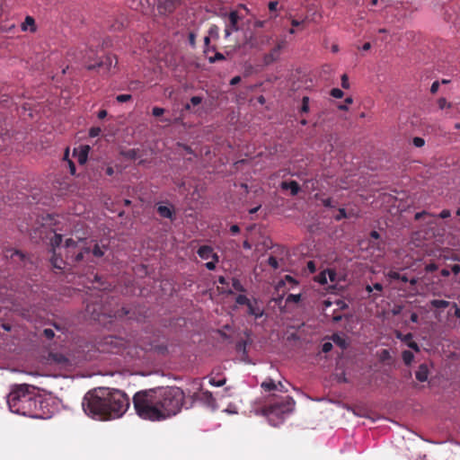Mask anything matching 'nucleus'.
<instances>
[{"mask_svg":"<svg viewBox=\"0 0 460 460\" xmlns=\"http://www.w3.org/2000/svg\"><path fill=\"white\" fill-rule=\"evenodd\" d=\"M232 286L235 291L245 292V288L238 279H232Z\"/></svg>","mask_w":460,"mask_h":460,"instance_id":"31","label":"nucleus"},{"mask_svg":"<svg viewBox=\"0 0 460 460\" xmlns=\"http://www.w3.org/2000/svg\"><path fill=\"white\" fill-rule=\"evenodd\" d=\"M210 39L211 38L208 35L204 38V44H205V47H206V49L204 50V52H207L208 50H213V51L216 50V47L215 46L209 47Z\"/></svg>","mask_w":460,"mask_h":460,"instance_id":"46","label":"nucleus"},{"mask_svg":"<svg viewBox=\"0 0 460 460\" xmlns=\"http://www.w3.org/2000/svg\"><path fill=\"white\" fill-rule=\"evenodd\" d=\"M378 357H379V360L381 362H387V361L391 360V358H392L390 351L388 349H382L378 353Z\"/></svg>","mask_w":460,"mask_h":460,"instance_id":"30","label":"nucleus"},{"mask_svg":"<svg viewBox=\"0 0 460 460\" xmlns=\"http://www.w3.org/2000/svg\"><path fill=\"white\" fill-rule=\"evenodd\" d=\"M198 255L202 260H208L209 258L214 259L216 261H219L218 255L214 252L213 248L209 245H202L197 251Z\"/></svg>","mask_w":460,"mask_h":460,"instance_id":"14","label":"nucleus"},{"mask_svg":"<svg viewBox=\"0 0 460 460\" xmlns=\"http://www.w3.org/2000/svg\"><path fill=\"white\" fill-rule=\"evenodd\" d=\"M341 86L344 89H349V77H348V75L346 74H343L341 75Z\"/></svg>","mask_w":460,"mask_h":460,"instance_id":"51","label":"nucleus"},{"mask_svg":"<svg viewBox=\"0 0 460 460\" xmlns=\"http://www.w3.org/2000/svg\"><path fill=\"white\" fill-rule=\"evenodd\" d=\"M279 2L278 1H271L269 3L268 7L270 12H276L278 9Z\"/></svg>","mask_w":460,"mask_h":460,"instance_id":"56","label":"nucleus"},{"mask_svg":"<svg viewBox=\"0 0 460 460\" xmlns=\"http://www.w3.org/2000/svg\"><path fill=\"white\" fill-rule=\"evenodd\" d=\"M322 203L325 208H334V205L332 204V200L331 198L323 199L322 200Z\"/></svg>","mask_w":460,"mask_h":460,"instance_id":"57","label":"nucleus"},{"mask_svg":"<svg viewBox=\"0 0 460 460\" xmlns=\"http://www.w3.org/2000/svg\"><path fill=\"white\" fill-rule=\"evenodd\" d=\"M94 55V50L89 49L83 57L84 66L88 70H97L99 73L108 74L111 72L112 66L115 67L118 64L117 58L112 55H107L100 60L91 63Z\"/></svg>","mask_w":460,"mask_h":460,"instance_id":"6","label":"nucleus"},{"mask_svg":"<svg viewBox=\"0 0 460 460\" xmlns=\"http://www.w3.org/2000/svg\"><path fill=\"white\" fill-rule=\"evenodd\" d=\"M397 337L400 338L402 341H404L407 345H408L409 341H412L411 333H407L405 335H402L401 333H398Z\"/></svg>","mask_w":460,"mask_h":460,"instance_id":"48","label":"nucleus"},{"mask_svg":"<svg viewBox=\"0 0 460 460\" xmlns=\"http://www.w3.org/2000/svg\"><path fill=\"white\" fill-rule=\"evenodd\" d=\"M416 379L420 382H425L429 376V369L425 364H421L415 374Z\"/></svg>","mask_w":460,"mask_h":460,"instance_id":"20","label":"nucleus"},{"mask_svg":"<svg viewBox=\"0 0 460 460\" xmlns=\"http://www.w3.org/2000/svg\"><path fill=\"white\" fill-rule=\"evenodd\" d=\"M438 105L440 110H444L446 108L449 109L452 107V103L448 102L444 97H441L438 100Z\"/></svg>","mask_w":460,"mask_h":460,"instance_id":"34","label":"nucleus"},{"mask_svg":"<svg viewBox=\"0 0 460 460\" xmlns=\"http://www.w3.org/2000/svg\"><path fill=\"white\" fill-rule=\"evenodd\" d=\"M438 88H439V82L438 81L433 82L431 84V87H430V93L435 94L438 91Z\"/></svg>","mask_w":460,"mask_h":460,"instance_id":"58","label":"nucleus"},{"mask_svg":"<svg viewBox=\"0 0 460 460\" xmlns=\"http://www.w3.org/2000/svg\"><path fill=\"white\" fill-rule=\"evenodd\" d=\"M301 300V295L300 294H289L287 296L286 302L287 303H298Z\"/></svg>","mask_w":460,"mask_h":460,"instance_id":"36","label":"nucleus"},{"mask_svg":"<svg viewBox=\"0 0 460 460\" xmlns=\"http://www.w3.org/2000/svg\"><path fill=\"white\" fill-rule=\"evenodd\" d=\"M348 215L344 208H339L338 214L334 217L335 220L340 221L343 218H347Z\"/></svg>","mask_w":460,"mask_h":460,"instance_id":"41","label":"nucleus"},{"mask_svg":"<svg viewBox=\"0 0 460 460\" xmlns=\"http://www.w3.org/2000/svg\"><path fill=\"white\" fill-rule=\"evenodd\" d=\"M451 271H452L455 275H457V274L460 272V265H459V264H454V265H452V267H451Z\"/></svg>","mask_w":460,"mask_h":460,"instance_id":"64","label":"nucleus"},{"mask_svg":"<svg viewBox=\"0 0 460 460\" xmlns=\"http://www.w3.org/2000/svg\"><path fill=\"white\" fill-rule=\"evenodd\" d=\"M450 216H451V212H450V210H448V209H444V210H442V211L439 213L438 217L445 219V218L449 217Z\"/></svg>","mask_w":460,"mask_h":460,"instance_id":"59","label":"nucleus"},{"mask_svg":"<svg viewBox=\"0 0 460 460\" xmlns=\"http://www.w3.org/2000/svg\"><path fill=\"white\" fill-rule=\"evenodd\" d=\"M280 187L282 190H290L292 196L297 195L300 191V186L296 181H282Z\"/></svg>","mask_w":460,"mask_h":460,"instance_id":"16","label":"nucleus"},{"mask_svg":"<svg viewBox=\"0 0 460 460\" xmlns=\"http://www.w3.org/2000/svg\"><path fill=\"white\" fill-rule=\"evenodd\" d=\"M164 113V109L160 107H154L152 110V114L155 117H160Z\"/></svg>","mask_w":460,"mask_h":460,"instance_id":"50","label":"nucleus"},{"mask_svg":"<svg viewBox=\"0 0 460 460\" xmlns=\"http://www.w3.org/2000/svg\"><path fill=\"white\" fill-rule=\"evenodd\" d=\"M226 382V378H221V379H216L215 377H210L209 378V384L213 386H223Z\"/></svg>","mask_w":460,"mask_h":460,"instance_id":"35","label":"nucleus"},{"mask_svg":"<svg viewBox=\"0 0 460 460\" xmlns=\"http://www.w3.org/2000/svg\"><path fill=\"white\" fill-rule=\"evenodd\" d=\"M270 403L262 408V414L266 416L270 423L273 426H277L282 421L284 415L290 413L295 407L294 399L289 396L275 397Z\"/></svg>","mask_w":460,"mask_h":460,"instance_id":"5","label":"nucleus"},{"mask_svg":"<svg viewBox=\"0 0 460 460\" xmlns=\"http://www.w3.org/2000/svg\"><path fill=\"white\" fill-rule=\"evenodd\" d=\"M293 9H288L286 17L290 21L292 27H304L306 23L314 22L316 14V10L313 11L312 5L307 6V14L304 16V20H299L292 13Z\"/></svg>","mask_w":460,"mask_h":460,"instance_id":"8","label":"nucleus"},{"mask_svg":"<svg viewBox=\"0 0 460 460\" xmlns=\"http://www.w3.org/2000/svg\"><path fill=\"white\" fill-rule=\"evenodd\" d=\"M268 263L273 269H278L279 268V261H278L277 258L274 257V256H270L269 257Z\"/></svg>","mask_w":460,"mask_h":460,"instance_id":"47","label":"nucleus"},{"mask_svg":"<svg viewBox=\"0 0 460 460\" xmlns=\"http://www.w3.org/2000/svg\"><path fill=\"white\" fill-rule=\"evenodd\" d=\"M35 22H34V19L31 16H27L24 20V22H22V28L23 31H26L28 26L31 27V31H35Z\"/></svg>","mask_w":460,"mask_h":460,"instance_id":"24","label":"nucleus"},{"mask_svg":"<svg viewBox=\"0 0 460 460\" xmlns=\"http://www.w3.org/2000/svg\"><path fill=\"white\" fill-rule=\"evenodd\" d=\"M221 17L228 18V22L225 28V37L228 38L234 31H239V22L242 17L238 14L237 11H231L230 13H221Z\"/></svg>","mask_w":460,"mask_h":460,"instance_id":"9","label":"nucleus"},{"mask_svg":"<svg viewBox=\"0 0 460 460\" xmlns=\"http://www.w3.org/2000/svg\"><path fill=\"white\" fill-rule=\"evenodd\" d=\"M196 38L197 34L195 31H190L188 35V40L190 47L195 48L196 46Z\"/></svg>","mask_w":460,"mask_h":460,"instance_id":"39","label":"nucleus"},{"mask_svg":"<svg viewBox=\"0 0 460 460\" xmlns=\"http://www.w3.org/2000/svg\"><path fill=\"white\" fill-rule=\"evenodd\" d=\"M343 94H344L343 92L339 88H333L331 90V95L333 98L340 99L343 96Z\"/></svg>","mask_w":460,"mask_h":460,"instance_id":"43","label":"nucleus"},{"mask_svg":"<svg viewBox=\"0 0 460 460\" xmlns=\"http://www.w3.org/2000/svg\"><path fill=\"white\" fill-rule=\"evenodd\" d=\"M138 153V149H128L127 151L122 152V155L128 159L136 160L139 157Z\"/></svg>","mask_w":460,"mask_h":460,"instance_id":"25","label":"nucleus"},{"mask_svg":"<svg viewBox=\"0 0 460 460\" xmlns=\"http://www.w3.org/2000/svg\"><path fill=\"white\" fill-rule=\"evenodd\" d=\"M89 149H90V147L88 146H83L78 152H76V150H75L74 154L76 155L77 162L80 164H84L87 161Z\"/></svg>","mask_w":460,"mask_h":460,"instance_id":"18","label":"nucleus"},{"mask_svg":"<svg viewBox=\"0 0 460 460\" xmlns=\"http://www.w3.org/2000/svg\"><path fill=\"white\" fill-rule=\"evenodd\" d=\"M107 343L114 344L115 347L123 346L121 353L128 356L130 358H143L146 350L147 349V348H144L139 345H131L130 343L124 345L122 344L121 340L116 337H109L107 339Z\"/></svg>","mask_w":460,"mask_h":460,"instance_id":"7","label":"nucleus"},{"mask_svg":"<svg viewBox=\"0 0 460 460\" xmlns=\"http://www.w3.org/2000/svg\"><path fill=\"white\" fill-rule=\"evenodd\" d=\"M185 396L183 390L178 386H157L137 392L132 402L139 418L162 421L181 411Z\"/></svg>","mask_w":460,"mask_h":460,"instance_id":"2","label":"nucleus"},{"mask_svg":"<svg viewBox=\"0 0 460 460\" xmlns=\"http://www.w3.org/2000/svg\"><path fill=\"white\" fill-rule=\"evenodd\" d=\"M4 257L17 267H26L29 261V259L24 253L15 249H6L4 251Z\"/></svg>","mask_w":460,"mask_h":460,"instance_id":"12","label":"nucleus"},{"mask_svg":"<svg viewBox=\"0 0 460 460\" xmlns=\"http://www.w3.org/2000/svg\"><path fill=\"white\" fill-rule=\"evenodd\" d=\"M402 360L403 362L405 363V365H411V363L412 362L413 358H414V356H413V353L410 350H404L402 354Z\"/></svg>","mask_w":460,"mask_h":460,"instance_id":"28","label":"nucleus"},{"mask_svg":"<svg viewBox=\"0 0 460 460\" xmlns=\"http://www.w3.org/2000/svg\"><path fill=\"white\" fill-rule=\"evenodd\" d=\"M412 144L416 147H421V146H423L425 145V140L422 137H415L412 139Z\"/></svg>","mask_w":460,"mask_h":460,"instance_id":"44","label":"nucleus"},{"mask_svg":"<svg viewBox=\"0 0 460 460\" xmlns=\"http://www.w3.org/2000/svg\"><path fill=\"white\" fill-rule=\"evenodd\" d=\"M202 102V98L200 96H193L190 98V102L193 106H197L200 104Z\"/></svg>","mask_w":460,"mask_h":460,"instance_id":"54","label":"nucleus"},{"mask_svg":"<svg viewBox=\"0 0 460 460\" xmlns=\"http://www.w3.org/2000/svg\"><path fill=\"white\" fill-rule=\"evenodd\" d=\"M54 358L56 361L59 362V363H63V362H66L67 359L65 356L61 355V354H56L54 355Z\"/></svg>","mask_w":460,"mask_h":460,"instance_id":"61","label":"nucleus"},{"mask_svg":"<svg viewBox=\"0 0 460 460\" xmlns=\"http://www.w3.org/2000/svg\"><path fill=\"white\" fill-rule=\"evenodd\" d=\"M236 304L240 305H248L251 303V300L244 295H238L235 298Z\"/></svg>","mask_w":460,"mask_h":460,"instance_id":"33","label":"nucleus"},{"mask_svg":"<svg viewBox=\"0 0 460 460\" xmlns=\"http://www.w3.org/2000/svg\"><path fill=\"white\" fill-rule=\"evenodd\" d=\"M158 215L163 218L174 219V211L172 207L158 205L156 208Z\"/></svg>","mask_w":460,"mask_h":460,"instance_id":"15","label":"nucleus"},{"mask_svg":"<svg viewBox=\"0 0 460 460\" xmlns=\"http://www.w3.org/2000/svg\"><path fill=\"white\" fill-rule=\"evenodd\" d=\"M108 243L87 238H67L65 242L66 260L55 258L53 267L58 270H70L72 274L78 275L79 284L89 289L105 291L107 287L102 278L89 268L86 273H81L77 267L89 261L91 256L102 258L108 251Z\"/></svg>","mask_w":460,"mask_h":460,"instance_id":"1","label":"nucleus"},{"mask_svg":"<svg viewBox=\"0 0 460 460\" xmlns=\"http://www.w3.org/2000/svg\"><path fill=\"white\" fill-rule=\"evenodd\" d=\"M225 58H226L225 56L222 53L216 52V54L213 57L208 58V62L210 64H214L217 61H221V60H224Z\"/></svg>","mask_w":460,"mask_h":460,"instance_id":"37","label":"nucleus"},{"mask_svg":"<svg viewBox=\"0 0 460 460\" xmlns=\"http://www.w3.org/2000/svg\"><path fill=\"white\" fill-rule=\"evenodd\" d=\"M43 335L47 340H51L55 336L54 331L52 329H44Z\"/></svg>","mask_w":460,"mask_h":460,"instance_id":"49","label":"nucleus"},{"mask_svg":"<svg viewBox=\"0 0 460 460\" xmlns=\"http://www.w3.org/2000/svg\"><path fill=\"white\" fill-rule=\"evenodd\" d=\"M261 386L265 391H272L278 388L277 384L270 378L269 380L262 382Z\"/></svg>","mask_w":460,"mask_h":460,"instance_id":"23","label":"nucleus"},{"mask_svg":"<svg viewBox=\"0 0 460 460\" xmlns=\"http://www.w3.org/2000/svg\"><path fill=\"white\" fill-rule=\"evenodd\" d=\"M130 401L123 391L99 387L88 392L82 402L84 412L98 420L121 417L128 409Z\"/></svg>","mask_w":460,"mask_h":460,"instance_id":"3","label":"nucleus"},{"mask_svg":"<svg viewBox=\"0 0 460 460\" xmlns=\"http://www.w3.org/2000/svg\"><path fill=\"white\" fill-rule=\"evenodd\" d=\"M430 305L434 308L445 309L449 305L447 300L433 299L430 301Z\"/></svg>","mask_w":460,"mask_h":460,"instance_id":"22","label":"nucleus"},{"mask_svg":"<svg viewBox=\"0 0 460 460\" xmlns=\"http://www.w3.org/2000/svg\"><path fill=\"white\" fill-rule=\"evenodd\" d=\"M208 35L214 40H218L219 27L216 24H212L208 29Z\"/></svg>","mask_w":460,"mask_h":460,"instance_id":"27","label":"nucleus"},{"mask_svg":"<svg viewBox=\"0 0 460 460\" xmlns=\"http://www.w3.org/2000/svg\"><path fill=\"white\" fill-rule=\"evenodd\" d=\"M315 281L318 282L319 284L321 285H325L327 284L328 282V277H327V272H326V270H323L321 271L317 276H315L314 278Z\"/></svg>","mask_w":460,"mask_h":460,"instance_id":"29","label":"nucleus"},{"mask_svg":"<svg viewBox=\"0 0 460 460\" xmlns=\"http://www.w3.org/2000/svg\"><path fill=\"white\" fill-rule=\"evenodd\" d=\"M352 102H353L352 98H351V97H347V98L345 99V104H344V105H340V106H339V108H340L341 110L346 111V110L348 109V108H347V105H348V104H351Z\"/></svg>","mask_w":460,"mask_h":460,"instance_id":"60","label":"nucleus"},{"mask_svg":"<svg viewBox=\"0 0 460 460\" xmlns=\"http://www.w3.org/2000/svg\"><path fill=\"white\" fill-rule=\"evenodd\" d=\"M309 102L310 99L308 96H304L302 98V104L300 108V112L302 113H307L309 111Z\"/></svg>","mask_w":460,"mask_h":460,"instance_id":"32","label":"nucleus"},{"mask_svg":"<svg viewBox=\"0 0 460 460\" xmlns=\"http://www.w3.org/2000/svg\"><path fill=\"white\" fill-rule=\"evenodd\" d=\"M182 3L181 0H157V7L160 13H172Z\"/></svg>","mask_w":460,"mask_h":460,"instance_id":"13","label":"nucleus"},{"mask_svg":"<svg viewBox=\"0 0 460 460\" xmlns=\"http://www.w3.org/2000/svg\"><path fill=\"white\" fill-rule=\"evenodd\" d=\"M407 346L409 348L414 349L415 351H419L420 350L419 345L417 344V342H415L413 341H409Z\"/></svg>","mask_w":460,"mask_h":460,"instance_id":"63","label":"nucleus"},{"mask_svg":"<svg viewBox=\"0 0 460 460\" xmlns=\"http://www.w3.org/2000/svg\"><path fill=\"white\" fill-rule=\"evenodd\" d=\"M332 349V342H329V341H326L323 344L322 346V350L324 352V353H328L330 352L331 350Z\"/></svg>","mask_w":460,"mask_h":460,"instance_id":"53","label":"nucleus"},{"mask_svg":"<svg viewBox=\"0 0 460 460\" xmlns=\"http://www.w3.org/2000/svg\"><path fill=\"white\" fill-rule=\"evenodd\" d=\"M112 316H114V317L128 316V318H132V315H131V313H130V309H128L126 307H121L120 309L117 310L116 312H114Z\"/></svg>","mask_w":460,"mask_h":460,"instance_id":"26","label":"nucleus"},{"mask_svg":"<svg viewBox=\"0 0 460 460\" xmlns=\"http://www.w3.org/2000/svg\"><path fill=\"white\" fill-rule=\"evenodd\" d=\"M211 6L214 8H221V5L224 4V0H208Z\"/></svg>","mask_w":460,"mask_h":460,"instance_id":"52","label":"nucleus"},{"mask_svg":"<svg viewBox=\"0 0 460 460\" xmlns=\"http://www.w3.org/2000/svg\"><path fill=\"white\" fill-rule=\"evenodd\" d=\"M279 57V48H273L268 54L264 56L263 61L265 65L275 62Z\"/></svg>","mask_w":460,"mask_h":460,"instance_id":"17","label":"nucleus"},{"mask_svg":"<svg viewBox=\"0 0 460 460\" xmlns=\"http://www.w3.org/2000/svg\"><path fill=\"white\" fill-rule=\"evenodd\" d=\"M386 276L390 279H394V280H399V278H401V274L398 272V271H395V270H390L387 272Z\"/></svg>","mask_w":460,"mask_h":460,"instance_id":"45","label":"nucleus"},{"mask_svg":"<svg viewBox=\"0 0 460 460\" xmlns=\"http://www.w3.org/2000/svg\"><path fill=\"white\" fill-rule=\"evenodd\" d=\"M63 236L60 234H54L50 238V246L53 251V256L51 258V264L53 265V260L55 258L66 260L65 245L61 246Z\"/></svg>","mask_w":460,"mask_h":460,"instance_id":"10","label":"nucleus"},{"mask_svg":"<svg viewBox=\"0 0 460 460\" xmlns=\"http://www.w3.org/2000/svg\"><path fill=\"white\" fill-rule=\"evenodd\" d=\"M332 341L341 349H346L348 346L346 339L337 333L332 336Z\"/></svg>","mask_w":460,"mask_h":460,"instance_id":"21","label":"nucleus"},{"mask_svg":"<svg viewBox=\"0 0 460 460\" xmlns=\"http://www.w3.org/2000/svg\"><path fill=\"white\" fill-rule=\"evenodd\" d=\"M7 403L13 413L32 418L41 417L43 401L41 397L31 392L27 385L14 387L7 396Z\"/></svg>","mask_w":460,"mask_h":460,"instance_id":"4","label":"nucleus"},{"mask_svg":"<svg viewBox=\"0 0 460 460\" xmlns=\"http://www.w3.org/2000/svg\"><path fill=\"white\" fill-rule=\"evenodd\" d=\"M116 100L119 102H126L132 100V95L131 94H119L116 97Z\"/></svg>","mask_w":460,"mask_h":460,"instance_id":"42","label":"nucleus"},{"mask_svg":"<svg viewBox=\"0 0 460 460\" xmlns=\"http://www.w3.org/2000/svg\"><path fill=\"white\" fill-rule=\"evenodd\" d=\"M247 308H248V314L250 315H252L254 316L255 318H260L263 315V310L261 309L258 305H257V301L255 300L254 303H250L248 305H247Z\"/></svg>","mask_w":460,"mask_h":460,"instance_id":"19","label":"nucleus"},{"mask_svg":"<svg viewBox=\"0 0 460 460\" xmlns=\"http://www.w3.org/2000/svg\"><path fill=\"white\" fill-rule=\"evenodd\" d=\"M270 41V38L267 36H258L254 32H245L243 38V45L252 49H259L263 44Z\"/></svg>","mask_w":460,"mask_h":460,"instance_id":"11","label":"nucleus"},{"mask_svg":"<svg viewBox=\"0 0 460 460\" xmlns=\"http://www.w3.org/2000/svg\"><path fill=\"white\" fill-rule=\"evenodd\" d=\"M217 262L218 261H216L214 259H212L211 261L206 262L205 267L209 270H214Z\"/></svg>","mask_w":460,"mask_h":460,"instance_id":"55","label":"nucleus"},{"mask_svg":"<svg viewBox=\"0 0 460 460\" xmlns=\"http://www.w3.org/2000/svg\"><path fill=\"white\" fill-rule=\"evenodd\" d=\"M327 277L330 279L331 282H335L337 278V273L334 269H327Z\"/></svg>","mask_w":460,"mask_h":460,"instance_id":"38","label":"nucleus"},{"mask_svg":"<svg viewBox=\"0 0 460 460\" xmlns=\"http://www.w3.org/2000/svg\"><path fill=\"white\" fill-rule=\"evenodd\" d=\"M426 216H429V214L426 211H421V212L416 213L414 217L416 220H420L421 218H423Z\"/></svg>","mask_w":460,"mask_h":460,"instance_id":"62","label":"nucleus"},{"mask_svg":"<svg viewBox=\"0 0 460 460\" xmlns=\"http://www.w3.org/2000/svg\"><path fill=\"white\" fill-rule=\"evenodd\" d=\"M102 132V129L100 127H93L89 130V136L91 137H99Z\"/></svg>","mask_w":460,"mask_h":460,"instance_id":"40","label":"nucleus"}]
</instances>
